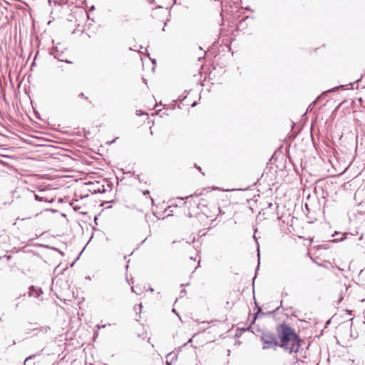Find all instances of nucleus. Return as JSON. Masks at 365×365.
Instances as JSON below:
<instances>
[{
	"label": "nucleus",
	"mask_w": 365,
	"mask_h": 365,
	"mask_svg": "<svg viewBox=\"0 0 365 365\" xmlns=\"http://www.w3.org/2000/svg\"><path fill=\"white\" fill-rule=\"evenodd\" d=\"M279 346L289 354L297 353L301 346V339L289 325L282 323L276 327Z\"/></svg>",
	"instance_id": "f257e3e1"
},
{
	"label": "nucleus",
	"mask_w": 365,
	"mask_h": 365,
	"mask_svg": "<svg viewBox=\"0 0 365 365\" xmlns=\"http://www.w3.org/2000/svg\"><path fill=\"white\" fill-rule=\"evenodd\" d=\"M349 224L351 229L352 235H360V239L363 237L365 230V212L358 211L349 215Z\"/></svg>",
	"instance_id": "f03ea898"
},
{
	"label": "nucleus",
	"mask_w": 365,
	"mask_h": 365,
	"mask_svg": "<svg viewBox=\"0 0 365 365\" xmlns=\"http://www.w3.org/2000/svg\"><path fill=\"white\" fill-rule=\"evenodd\" d=\"M263 343V349H276L279 346L278 339L277 336L271 331H263L260 336Z\"/></svg>",
	"instance_id": "7ed1b4c3"
},
{
	"label": "nucleus",
	"mask_w": 365,
	"mask_h": 365,
	"mask_svg": "<svg viewBox=\"0 0 365 365\" xmlns=\"http://www.w3.org/2000/svg\"><path fill=\"white\" fill-rule=\"evenodd\" d=\"M89 184L91 185V187L89 189V190L90 192L94 194L104 193L107 191V189L105 187V185L101 184L99 181L90 182Z\"/></svg>",
	"instance_id": "20e7f679"
},
{
	"label": "nucleus",
	"mask_w": 365,
	"mask_h": 365,
	"mask_svg": "<svg viewBox=\"0 0 365 365\" xmlns=\"http://www.w3.org/2000/svg\"><path fill=\"white\" fill-rule=\"evenodd\" d=\"M43 294L41 288L31 285L29 287V295L38 299Z\"/></svg>",
	"instance_id": "39448f33"
},
{
	"label": "nucleus",
	"mask_w": 365,
	"mask_h": 365,
	"mask_svg": "<svg viewBox=\"0 0 365 365\" xmlns=\"http://www.w3.org/2000/svg\"><path fill=\"white\" fill-rule=\"evenodd\" d=\"M34 198L36 201H38V202L43 201V202H48V203H52L55 200L54 198H52L51 200H48L44 198L43 197L39 196L37 194H34Z\"/></svg>",
	"instance_id": "423d86ee"
},
{
	"label": "nucleus",
	"mask_w": 365,
	"mask_h": 365,
	"mask_svg": "<svg viewBox=\"0 0 365 365\" xmlns=\"http://www.w3.org/2000/svg\"><path fill=\"white\" fill-rule=\"evenodd\" d=\"M197 217L200 221H204L208 218V217L203 213H198Z\"/></svg>",
	"instance_id": "0eeeda50"
},
{
	"label": "nucleus",
	"mask_w": 365,
	"mask_h": 365,
	"mask_svg": "<svg viewBox=\"0 0 365 365\" xmlns=\"http://www.w3.org/2000/svg\"><path fill=\"white\" fill-rule=\"evenodd\" d=\"M187 91H185L184 93H182L178 97V101L180 102L183 101L187 98Z\"/></svg>",
	"instance_id": "6e6552de"
},
{
	"label": "nucleus",
	"mask_w": 365,
	"mask_h": 365,
	"mask_svg": "<svg viewBox=\"0 0 365 365\" xmlns=\"http://www.w3.org/2000/svg\"><path fill=\"white\" fill-rule=\"evenodd\" d=\"M344 86H343V85L339 86H336V87H334V88H331V89H330V90H329V91H325V92L322 93V96L326 95V94H327V93H328V92H331V91H336V90H338L339 88H342V87H344Z\"/></svg>",
	"instance_id": "1a4fd4ad"
},
{
	"label": "nucleus",
	"mask_w": 365,
	"mask_h": 365,
	"mask_svg": "<svg viewBox=\"0 0 365 365\" xmlns=\"http://www.w3.org/2000/svg\"><path fill=\"white\" fill-rule=\"evenodd\" d=\"M257 256H258V264L257 266V268H256V272L258 271L259 269V257H260V253H259V243L257 242Z\"/></svg>",
	"instance_id": "9d476101"
},
{
	"label": "nucleus",
	"mask_w": 365,
	"mask_h": 365,
	"mask_svg": "<svg viewBox=\"0 0 365 365\" xmlns=\"http://www.w3.org/2000/svg\"><path fill=\"white\" fill-rule=\"evenodd\" d=\"M37 355L38 354H32L26 357V359L24 360V365H26V363H28L31 359L35 358Z\"/></svg>",
	"instance_id": "9b49d317"
},
{
	"label": "nucleus",
	"mask_w": 365,
	"mask_h": 365,
	"mask_svg": "<svg viewBox=\"0 0 365 365\" xmlns=\"http://www.w3.org/2000/svg\"><path fill=\"white\" fill-rule=\"evenodd\" d=\"M255 305H256V307L257 309V312L255 314V319H256L257 317V315L259 313H262V308L257 304V302H255Z\"/></svg>",
	"instance_id": "f8f14e48"
},
{
	"label": "nucleus",
	"mask_w": 365,
	"mask_h": 365,
	"mask_svg": "<svg viewBox=\"0 0 365 365\" xmlns=\"http://www.w3.org/2000/svg\"><path fill=\"white\" fill-rule=\"evenodd\" d=\"M282 300L280 302V306L277 307L274 310L272 311V312H268V314H274L276 312H277L279 310V309L280 308V307H282Z\"/></svg>",
	"instance_id": "ddd939ff"
},
{
	"label": "nucleus",
	"mask_w": 365,
	"mask_h": 365,
	"mask_svg": "<svg viewBox=\"0 0 365 365\" xmlns=\"http://www.w3.org/2000/svg\"><path fill=\"white\" fill-rule=\"evenodd\" d=\"M78 96V98H85V99H86V100H88V98L87 96H86L84 95V93H79Z\"/></svg>",
	"instance_id": "4468645a"
},
{
	"label": "nucleus",
	"mask_w": 365,
	"mask_h": 365,
	"mask_svg": "<svg viewBox=\"0 0 365 365\" xmlns=\"http://www.w3.org/2000/svg\"><path fill=\"white\" fill-rule=\"evenodd\" d=\"M320 247L324 248V249H328L329 248L328 244H323V245H320Z\"/></svg>",
	"instance_id": "2eb2a0df"
},
{
	"label": "nucleus",
	"mask_w": 365,
	"mask_h": 365,
	"mask_svg": "<svg viewBox=\"0 0 365 365\" xmlns=\"http://www.w3.org/2000/svg\"><path fill=\"white\" fill-rule=\"evenodd\" d=\"M192 196H193V195H190L186 196L185 197H179V199H180L181 200H183L184 199H187V198H189L190 197H192Z\"/></svg>",
	"instance_id": "dca6fc26"
},
{
	"label": "nucleus",
	"mask_w": 365,
	"mask_h": 365,
	"mask_svg": "<svg viewBox=\"0 0 365 365\" xmlns=\"http://www.w3.org/2000/svg\"><path fill=\"white\" fill-rule=\"evenodd\" d=\"M106 324H103V325H99L98 324L97 325V328L99 329H101V328H105L106 327Z\"/></svg>",
	"instance_id": "f3484780"
},
{
	"label": "nucleus",
	"mask_w": 365,
	"mask_h": 365,
	"mask_svg": "<svg viewBox=\"0 0 365 365\" xmlns=\"http://www.w3.org/2000/svg\"><path fill=\"white\" fill-rule=\"evenodd\" d=\"M149 193H150V191H149V190H146L143 191V195H148V194H149Z\"/></svg>",
	"instance_id": "a211bd4d"
},
{
	"label": "nucleus",
	"mask_w": 365,
	"mask_h": 365,
	"mask_svg": "<svg viewBox=\"0 0 365 365\" xmlns=\"http://www.w3.org/2000/svg\"><path fill=\"white\" fill-rule=\"evenodd\" d=\"M192 341V337H191L186 344H184V346L187 344H189V343H191Z\"/></svg>",
	"instance_id": "6ab92c4d"
},
{
	"label": "nucleus",
	"mask_w": 365,
	"mask_h": 365,
	"mask_svg": "<svg viewBox=\"0 0 365 365\" xmlns=\"http://www.w3.org/2000/svg\"><path fill=\"white\" fill-rule=\"evenodd\" d=\"M150 60H151L153 64H154V65L156 64V60L155 58H153V59L150 58Z\"/></svg>",
	"instance_id": "aec40b11"
},
{
	"label": "nucleus",
	"mask_w": 365,
	"mask_h": 365,
	"mask_svg": "<svg viewBox=\"0 0 365 365\" xmlns=\"http://www.w3.org/2000/svg\"><path fill=\"white\" fill-rule=\"evenodd\" d=\"M195 167L198 170H200V171L201 172V170H202V169H201V168H200V166H198V165H197L195 164Z\"/></svg>",
	"instance_id": "412c9836"
},
{
	"label": "nucleus",
	"mask_w": 365,
	"mask_h": 365,
	"mask_svg": "<svg viewBox=\"0 0 365 365\" xmlns=\"http://www.w3.org/2000/svg\"><path fill=\"white\" fill-rule=\"evenodd\" d=\"M361 81V79H357L356 81H355L354 83H350L349 85H351L353 87V85L357 83L358 81Z\"/></svg>",
	"instance_id": "4be33fe9"
},
{
	"label": "nucleus",
	"mask_w": 365,
	"mask_h": 365,
	"mask_svg": "<svg viewBox=\"0 0 365 365\" xmlns=\"http://www.w3.org/2000/svg\"><path fill=\"white\" fill-rule=\"evenodd\" d=\"M107 186L110 188V190H111L112 184L110 182H108Z\"/></svg>",
	"instance_id": "5701e85b"
},
{
	"label": "nucleus",
	"mask_w": 365,
	"mask_h": 365,
	"mask_svg": "<svg viewBox=\"0 0 365 365\" xmlns=\"http://www.w3.org/2000/svg\"><path fill=\"white\" fill-rule=\"evenodd\" d=\"M185 293H186V290H185V289H182V290H181V292H180V294H185Z\"/></svg>",
	"instance_id": "b1692460"
},
{
	"label": "nucleus",
	"mask_w": 365,
	"mask_h": 365,
	"mask_svg": "<svg viewBox=\"0 0 365 365\" xmlns=\"http://www.w3.org/2000/svg\"><path fill=\"white\" fill-rule=\"evenodd\" d=\"M94 9H95V6L93 5V6H91V8H90L89 11H93Z\"/></svg>",
	"instance_id": "393cba45"
},
{
	"label": "nucleus",
	"mask_w": 365,
	"mask_h": 365,
	"mask_svg": "<svg viewBox=\"0 0 365 365\" xmlns=\"http://www.w3.org/2000/svg\"><path fill=\"white\" fill-rule=\"evenodd\" d=\"M342 299H343V297L341 296L338 300V304H339L342 301Z\"/></svg>",
	"instance_id": "a878e982"
},
{
	"label": "nucleus",
	"mask_w": 365,
	"mask_h": 365,
	"mask_svg": "<svg viewBox=\"0 0 365 365\" xmlns=\"http://www.w3.org/2000/svg\"><path fill=\"white\" fill-rule=\"evenodd\" d=\"M73 209H74L75 211H77V210H78L80 209V207L75 206L73 207Z\"/></svg>",
	"instance_id": "bb28decb"
},
{
	"label": "nucleus",
	"mask_w": 365,
	"mask_h": 365,
	"mask_svg": "<svg viewBox=\"0 0 365 365\" xmlns=\"http://www.w3.org/2000/svg\"><path fill=\"white\" fill-rule=\"evenodd\" d=\"M330 322H331V319H329L328 321H327L325 327H327V325L330 324Z\"/></svg>",
	"instance_id": "cd10ccee"
},
{
	"label": "nucleus",
	"mask_w": 365,
	"mask_h": 365,
	"mask_svg": "<svg viewBox=\"0 0 365 365\" xmlns=\"http://www.w3.org/2000/svg\"><path fill=\"white\" fill-rule=\"evenodd\" d=\"M197 105V102H193L192 104L191 105L192 107H195V106Z\"/></svg>",
	"instance_id": "c85d7f7f"
},
{
	"label": "nucleus",
	"mask_w": 365,
	"mask_h": 365,
	"mask_svg": "<svg viewBox=\"0 0 365 365\" xmlns=\"http://www.w3.org/2000/svg\"><path fill=\"white\" fill-rule=\"evenodd\" d=\"M257 232V229L255 230V232ZM253 238L257 241L255 233H254Z\"/></svg>",
	"instance_id": "c756f323"
},
{
	"label": "nucleus",
	"mask_w": 365,
	"mask_h": 365,
	"mask_svg": "<svg viewBox=\"0 0 365 365\" xmlns=\"http://www.w3.org/2000/svg\"><path fill=\"white\" fill-rule=\"evenodd\" d=\"M282 294L283 296H287V293L286 292H282Z\"/></svg>",
	"instance_id": "7c9ffc66"
},
{
	"label": "nucleus",
	"mask_w": 365,
	"mask_h": 365,
	"mask_svg": "<svg viewBox=\"0 0 365 365\" xmlns=\"http://www.w3.org/2000/svg\"><path fill=\"white\" fill-rule=\"evenodd\" d=\"M138 306H139L140 311H141V309H142V304H140Z\"/></svg>",
	"instance_id": "2f4dec72"
},
{
	"label": "nucleus",
	"mask_w": 365,
	"mask_h": 365,
	"mask_svg": "<svg viewBox=\"0 0 365 365\" xmlns=\"http://www.w3.org/2000/svg\"><path fill=\"white\" fill-rule=\"evenodd\" d=\"M86 279H91V277L88 275V276L86 277Z\"/></svg>",
	"instance_id": "473e14b6"
},
{
	"label": "nucleus",
	"mask_w": 365,
	"mask_h": 365,
	"mask_svg": "<svg viewBox=\"0 0 365 365\" xmlns=\"http://www.w3.org/2000/svg\"><path fill=\"white\" fill-rule=\"evenodd\" d=\"M173 312L174 313H175V314L178 316V314L177 313V312L175 311V309H173Z\"/></svg>",
	"instance_id": "72a5a7b5"
},
{
	"label": "nucleus",
	"mask_w": 365,
	"mask_h": 365,
	"mask_svg": "<svg viewBox=\"0 0 365 365\" xmlns=\"http://www.w3.org/2000/svg\"><path fill=\"white\" fill-rule=\"evenodd\" d=\"M136 114H137V115H143L144 113H137Z\"/></svg>",
	"instance_id": "f704fd0d"
},
{
	"label": "nucleus",
	"mask_w": 365,
	"mask_h": 365,
	"mask_svg": "<svg viewBox=\"0 0 365 365\" xmlns=\"http://www.w3.org/2000/svg\"><path fill=\"white\" fill-rule=\"evenodd\" d=\"M151 292H153L154 291L153 288H150L149 289Z\"/></svg>",
	"instance_id": "c9c22d12"
},
{
	"label": "nucleus",
	"mask_w": 365,
	"mask_h": 365,
	"mask_svg": "<svg viewBox=\"0 0 365 365\" xmlns=\"http://www.w3.org/2000/svg\"><path fill=\"white\" fill-rule=\"evenodd\" d=\"M188 216H189L190 217H192V214H191V213H190V214L188 215Z\"/></svg>",
	"instance_id": "e433bc0d"
},
{
	"label": "nucleus",
	"mask_w": 365,
	"mask_h": 365,
	"mask_svg": "<svg viewBox=\"0 0 365 365\" xmlns=\"http://www.w3.org/2000/svg\"><path fill=\"white\" fill-rule=\"evenodd\" d=\"M97 219H98V218H97V217L96 216V217H95V219H94V221H95L96 222Z\"/></svg>",
	"instance_id": "4c0bfd02"
},
{
	"label": "nucleus",
	"mask_w": 365,
	"mask_h": 365,
	"mask_svg": "<svg viewBox=\"0 0 365 365\" xmlns=\"http://www.w3.org/2000/svg\"><path fill=\"white\" fill-rule=\"evenodd\" d=\"M166 365H170V362H168V361H167V362H166Z\"/></svg>",
	"instance_id": "58836bf2"
},
{
	"label": "nucleus",
	"mask_w": 365,
	"mask_h": 365,
	"mask_svg": "<svg viewBox=\"0 0 365 365\" xmlns=\"http://www.w3.org/2000/svg\"><path fill=\"white\" fill-rule=\"evenodd\" d=\"M204 235H205V232H203L201 234V236H204Z\"/></svg>",
	"instance_id": "ea45409f"
},
{
	"label": "nucleus",
	"mask_w": 365,
	"mask_h": 365,
	"mask_svg": "<svg viewBox=\"0 0 365 365\" xmlns=\"http://www.w3.org/2000/svg\"><path fill=\"white\" fill-rule=\"evenodd\" d=\"M339 240H333V242H338Z\"/></svg>",
	"instance_id": "a19ab883"
},
{
	"label": "nucleus",
	"mask_w": 365,
	"mask_h": 365,
	"mask_svg": "<svg viewBox=\"0 0 365 365\" xmlns=\"http://www.w3.org/2000/svg\"><path fill=\"white\" fill-rule=\"evenodd\" d=\"M56 50V52L58 51V47L56 46V48H54Z\"/></svg>",
	"instance_id": "79ce46f5"
},
{
	"label": "nucleus",
	"mask_w": 365,
	"mask_h": 365,
	"mask_svg": "<svg viewBox=\"0 0 365 365\" xmlns=\"http://www.w3.org/2000/svg\"><path fill=\"white\" fill-rule=\"evenodd\" d=\"M52 212H55L56 210H51Z\"/></svg>",
	"instance_id": "37998d69"
},
{
	"label": "nucleus",
	"mask_w": 365,
	"mask_h": 365,
	"mask_svg": "<svg viewBox=\"0 0 365 365\" xmlns=\"http://www.w3.org/2000/svg\"><path fill=\"white\" fill-rule=\"evenodd\" d=\"M54 58H58V57L56 55H54Z\"/></svg>",
	"instance_id": "c03bdc74"
},
{
	"label": "nucleus",
	"mask_w": 365,
	"mask_h": 365,
	"mask_svg": "<svg viewBox=\"0 0 365 365\" xmlns=\"http://www.w3.org/2000/svg\"><path fill=\"white\" fill-rule=\"evenodd\" d=\"M105 365H107V364H105Z\"/></svg>",
	"instance_id": "a18cd8bd"
}]
</instances>
